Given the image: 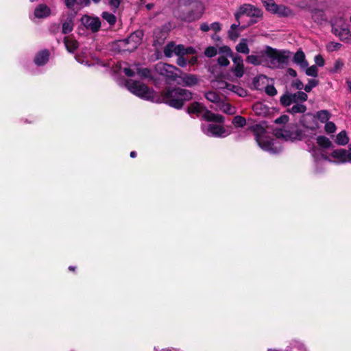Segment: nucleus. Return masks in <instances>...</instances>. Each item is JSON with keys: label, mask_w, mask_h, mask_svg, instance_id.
Returning <instances> with one entry per match:
<instances>
[{"label": "nucleus", "mask_w": 351, "mask_h": 351, "mask_svg": "<svg viewBox=\"0 0 351 351\" xmlns=\"http://www.w3.org/2000/svg\"><path fill=\"white\" fill-rule=\"evenodd\" d=\"M195 52H196L195 49L192 47L184 48V55L185 54H193Z\"/></svg>", "instance_id": "obj_59"}, {"label": "nucleus", "mask_w": 351, "mask_h": 351, "mask_svg": "<svg viewBox=\"0 0 351 351\" xmlns=\"http://www.w3.org/2000/svg\"><path fill=\"white\" fill-rule=\"evenodd\" d=\"M308 99V95L306 93L302 91H298L294 94L287 93V101L299 102L305 101Z\"/></svg>", "instance_id": "obj_24"}, {"label": "nucleus", "mask_w": 351, "mask_h": 351, "mask_svg": "<svg viewBox=\"0 0 351 351\" xmlns=\"http://www.w3.org/2000/svg\"><path fill=\"white\" fill-rule=\"evenodd\" d=\"M82 23L93 32H97L101 27V22L98 17L84 15L82 17Z\"/></svg>", "instance_id": "obj_14"}, {"label": "nucleus", "mask_w": 351, "mask_h": 351, "mask_svg": "<svg viewBox=\"0 0 351 351\" xmlns=\"http://www.w3.org/2000/svg\"><path fill=\"white\" fill-rule=\"evenodd\" d=\"M293 62L301 69H305L308 66V62L305 59V55L301 50L298 51L293 56Z\"/></svg>", "instance_id": "obj_23"}, {"label": "nucleus", "mask_w": 351, "mask_h": 351, "mask_svg": "<svg viewBox=\"0 0 351 351\" xmlns=\"http://www.w3.org/2000/svg\"><path fill=\"white\" fill-rule=\"evenodd\" d=\"M76 3L86 6L89 5L90 0H64V3L69 9H72Z\"/></svg>", "instance_id": "obj_33"}, {"label": "nucleus", "mask_w": 351, "mask_h": 351, "mask_svg": "<svg viewBox=\"0 0 351 351\" xmlns=\"http://www.w3.org/2000/svg\"><path fill=\"white\" fill-rule=\"evenodd\" d=\"M101 16L110 25H114L117 21V18L114 14L108 12H104Z\"/></svg>", "instance_id": "obj_37"}, {"label": "nucleus", "mask_w": 351, "mask_h": 351, "mask_svg": "<svg viewBox=\"0 0 351 351\" xmlns=\"http://www.w3.org/2000/svg\"><path fill=\"white\" fill-rule=\"evenodd\" d=\"M232 124L235 128H243L246 124V120L244 117L237 115L233 118Z\"/></svg>", "instance_id": "obj_38"}, {"label": "nucleus", "mask_w": 351, "mask_h": 351, "mask_svg": "<svg viewBox=\"0 0 351 351\" xmlns=\"http://www.w3.org/2000/svg\"><path fill=\"white\" fill-rule=\"evenodd\" d=\"M121 69H123V71L124 72V73L126 75L130 76V77L133 76L135 73H136L141 77H149V74H150V71L148 69H147V68L141 69V68H139L137 65H135V66H134L135 71L130 68H128V67H123Z\"/></svg>", "instance_id": "obj_18"}, {"label": "nucleus", "mask_w": 351, "mask_h": 351, "mask_svg": "<svg viewBox=\"0 0 351 351\" xmlns=\"http://www.w3.org/2000/svg\"><path fill=\"white\" fill-rule=\"evenodd\" d=\"M309 12L311 14L313 21L315 23L321 25L324 22L327 21V17L323 10L317 8H309Z\"/></svg>", "instance_id": "obj_19"}, {"label": "nucleus", "mask_w": 351, "mask_h": 351, "mask_svg": "<svg viewBox=\"0 0 351 351\" xmlns=\"http://www.w3.org/2000/svg\"><path fill=\"white\" fill-rule=\"evenodd\" d=\"M325 130L328 134L334 133L336 130V125L333 122L327 121L325 125Z\"/></svg>", "instance_id": "obj_46"}, {"label": "nucleus", "mask_w": 351, "mask_h": 351, "mask_svg": "<svg viewBox=\"0 0 351 351\" xmlns=\"http://www.w3.org/2000/svg\"><path fill=\"white\" fill-rule=\"evenodd\" d=\"M143 34L141 31H136L130 35L128 38L119 41V47L123 51H133L142 41Z\"/></svg>", "instance_id": "obj_9"}, {"label": "nucleus", "mask_w": 351, "mask_h": 351, "mask_svg": "<svg viewBox=\"0 0 351 351\" xmlns=\"http://www.w3.org/2000/svg\"><path fill=\"white\" fill-rule=\"evenodd\" d=\"M198 0H178V8H184L190 6L193 3L196 5V2Z\"/></svg>", "instance_id": "obj_40"}, {"label": "nucleus", "mask_w": 351, "mask_h": 351, "mask_svg": "<svg viewBox=\"0 0 351 351\" xmlns=\"http://www.w3.org/2000/svg\"><path fill=\"white\" fill-rule=\"evenodd\" d=\"M94 3H98L101 0H92ZM114 12H116L123 0H104Z\"/></svg>", "instance_id": "obj_31"}, {"label": "nucleus", "mask_w": 351, "mask_h": 351, "mask_svg": "<svg viewBox=\"0 0 351 351\" xmlns=\"http://www.w3.org/2000/svg\"><path fill=\"white\" fill-rule=\"evenodd\" d=\"M75 59L76 60L80 62V64H84V65H87V66H90V64L88 63V61L87 60H85L82 57H81L80 56H75Z\"/></svg>", "instance_id": "obj_57"}, {"label": "nucleus", "mask_w": 351, "mask_h": 351, "mask_svg": "<svg viewBox=\"0 0 351 351\" xmlns=\"http://www.w3.org/2000/svg\"><path fill=\"white\" fill-rule=\"evenodd\" d=\"M193 94L191 91L181 88L167 89L163 93V100L169 106L180 109L185 101L192 99Z\"/></svg>", "instance_id": "obj_3"}, {"label": "nucleus", "mask_w": 351, "mask_h": 351, "mask_svg": "<svg viewBox=\"0 0 351 351\" xmlns=\"http://www.w3.org/2000/svg\"><path fill=\"white\" fill-rule=\"evenodd\" d=\"M49 58V52L48 50H42L38 52L34 59L36 65L40 66L45 65Z\"/></svg>", "instance_id": "obj_21"}, {"label": "nucleus", "mask_w": 351, "mask_h": 351, "mask_svg": "<svg viewBox=\"0 0 351 351\" xmlns=\"http://www.w3.org/2000/svg\"><path fill=\"white\" fill-rule=\"evenodd\" d=\"M239 35V34L235 30H229L228 32V36L232 40H235L238 38Z\"/></svg>", "instance_id": "obj_56"}, {"label": "nucleus", "mask_w": 351, "mask_h": 351, "mask_svg": "<svg viewBox=\"0 0 351 351\" xmlns=\"http://www.w3.org/2000/svg\"><path fill=\"white\" fill-rule=\"evenodd\" d=\"M218 106L220 110L228 114H233L236 112L235 108L228 103L220 101Z\"/></svg>", "instance_id": "obj_29"}, {"label": "nucleus", "mask_w": 351, "mask_h": 351, "mask_svg": "<svg viewBox=\"0 0 351 351\" xmlns=\"http://www.w3.org/2000/svg\"><path fill=\"white\" fill-rule=\"evenodd\" d=\"M317 143L320 147L323 148H328L332 145V143L329 138L324 136H318L317 138Z\"/></svg>", "instance_id": "obj_36"}, {"label": "nucleus", "mask_w": 351, "mask_h": 351, "mask_svg": "<svg viewBox=\"0 0 351 351\" xmlns=\"http://www.w3.org/2000/svg\"><path fill=\"white\" fill-rule=\"evenodd\" d=\"M200 29L204 32H206L210 29V27L207 23H204L200 25Z\"/></svg>", "instance_id": "obj_58"}, {"label": "nucleus", "mask_w": 351, "mask_h": 351, "mask_svg": "<svg viewBox=\"0 0 351 351\" xmlns=\"http://www.w3.org/2000/svg\"><path fill=\"white\" fill-rule=\"evenodd\" d=\"M291 86L297 90H302L304 87V84L299 79H295L292 81Z\"/></svg>", "instance_id": "obj_48"}, {"label": "nucleus", "mask_w": 351, "mask_h": 351, "mask_svg": "<svg viewBox=\"0 0 351 351\" xmlns=\"http://www.w3.org/2000/svg\"><path fill=\"white\" fill-rule=\"evenodd\" d=\"M236 51L240 53L248 54L250 53V48L248 47V40L242 38L237 45Z\"/></svg>", "instance_id": "obj_25"}, {"label": "nucleus", "mask_w": 351, "mask_h": 351, "mask_svg": "<svg viewBox=\"0 0 351 351\" xmlns=\"http://www.w3.org/2000/svg\"><path fill=\"white\" fill-rule=\"evenodd\" d=\"M344 66V62L341 59H337L335 60L334 63L333 68L332 69V72L338 73L341 71Z\"/></svg>", "instance_id": "obj_43"}, {"label": "nucleus", "mask_w": 351, "mask_h": 351, "mask_svg": "<svg viewBox=\"0 0 351 351\" xmlns=\"http://www.w3.org/2000/svg\"><path fill=\"white\" fill-rule=\"evenodd\" d=\"M199 82L197 77L193 74H182L178 77L176 83L183 86L191 87Z\"/></svg>", "instance_id": "obj_15"}, {"label": "nucleus", "mask_w": 351, "mask_h": 351, "mask_svg": "<svg viewBox=\"0 0 351 351\" xmlns=\"http://www.w3.org/2000/svg\"><path fill=\"white\" fill-rule=\"evenodd\" d=\"M228 90H230V91L234 93V94L237 95L238 96L242 97H244L247 95V90L245 89H244L243 88H242L239 86L234 85V84H230V86H229Z\"/></svg>", "instance_id": "obj_30"}, {"label": "nucleus", "mask_w": 351, "mask_h": 351, "mask_svg": "<svg viewBox=\"0 0 351 351\" xmlns=\"http://www.w3.org/2000/svg\"><path fill=\"white\" fill-rule=\"evenodd\" d=\"M163 51L165 56L171 57L175 52V45L173 43H169L165 47Z\"/></svg>", "instance_id": "obj_39"}, {"label": "nucleus", "mask_w": 351, "mask_h": 351, "mask_svg": "<svg viewBox=\"0 0 351 351\" xmlns=\"http://www.w3.org/2000/svg\"><path fill=\"white\" fill-rule=\"evenodd\" d=\"M75 14L72 13H69L66 19L62 23V32L63 34H66L70 33L73 29V20H74Z\"/></svg>", "instance_id": "obj_22"}, {"label": "nucleus", "mask_w": 351, "mask_h": 351, "mask_svg": "<svg viewBox=\"0 0 351 351\" xmlns=\"http://www.w3.org/2000/svg\"><path fill=\"white\" fill-rule=\"evenodd\" d=\"M318 84V81L315 79H310L307 84L304 86V89L306 93H309L311 90Z\"/></svg>", "instance_id": "obj_42"}, {"label": "nucleus", "mask_w": 351, "mask_h": 351, "mask_svg": "<svg viewBox=\"0 0 351 351\" xmlns=\"http://www.w3.org/2000/svg\"><path fill=\"white\" fill-rule=\"evenodd\" d=\"M221 123L210 122L202 124V130L204 134L210 137L225 138L229 136L232 131L228 128L221 125Z\"/></svg>", "instance_id": "obj_7"}, {"label": "nucleus", "mask_w": 351, "mask_h": 351, "mask_svg": "<svg viewBox=\"0 0 351 351\" xmlns=\"http://www.w3.org/2000/svg\"><path fill=\"white\" fill-rule=\"evenodd\" d=\"M204 5L202 1H197L194 8L191 10L177 8L174 12L175 16L184 22H193L199 19L204 12Z\"/></svg>", "instance_id": "obj_4"}, {"label": "nucleus", "mask_w": 351, "mask_h": 351, "mask_svg": "<svg viewBox=\"0 0 351 351\" xmlns=\"http://www.w3.org/2000/svg\"><path fill=\"white\" fill-rule=\"evenodd\" d=\"M242 15H246L252 18L258 19L262 17L263 12L261 9L252 4L245 3L241 5L238 11L234 14L236 20L239 21Z\"/></svg>", "instance_id": "obj_12"}, {"label": "nucleus", "mask_w": 351, "mask_h": 351, "mask_svg": "<svg viewBox=\"0 0 351 351\" xmlns=\"http://www.w3.org/2000/svg\"><path fill=\"white\" fill-rule=\"evenodd\" d=\"M306 110V108L304 105L297 104L294 105L291 110V112L292 113H301L305 112Z\"/></svg>", "instance_id": "obj_45"}, {"label": "nucleus", "mask_w": 351, "mask_h": 351, "mask_svg": "<svg viewBox=\"0 0 351 351\" xmlns=\"http://www.w3.org/2000/svg\"><path fill=\"white\" fill-rule=\"evenodd\" d=\"M305 73L308 76L311 77H317L318 74V70L315 65H313L310 67H306L304 69Z\"/></svg>", "instance_id": "obj_41"}, {"label": "nucleus", "mask_w": 351, "mask_h": 351, "mask_svg": "<svg viewBox=\"0 0 351 351\" xmlns=\"http://www.w3.org/2000/svg\"><path fill=\"white\" fill-rule=\"evenodd\" d=\"M316 117L322 123H326L329 120L330 114L328 110H323L317 112Z\"/></svg>", "instance_id": "obj_35"}, {"label": "nucleus", "mask_w": 351, "mask_h": 351, "mask_svg": "<svg viewBox=\"0 0 351 351\" xmlns=\"http://www.w3.org/2000/svg\"><path fill=\"white\" fill-rule=\"evenodd\" d=\"M125 86L130 92L141 99L152 100L154 98V92L140 82L129 80L126 82Z\"/></svg>", "instance_id": "obj_6"}, {"label": "nucleus", "mask_w": 351, "mask_h": 351, "mask_svg": "<svg viewBox=\"0 0 351 351\" xmlns=\"http://www.w3.org/2000/svg\"><path fill=\"white\" fill-rule=\"evenodd\" d=\"M205 97L208 101L215 104H219L221 101L219 95L214 91H208L206 93Z\"/></svg>", "instance_id": "obj_34"}, {"label": "nucleus", "mask_w": 351, "mask_h": 351, "mask_svg": "<svg viewBox=\"0 0 351 351\" xmlns=\"http://www.w3.org/2000/svg\"><path fill=\"white\" fill-rule=\"evenodd\" d=\"M238 23L237 24H232L230 27V30H235L240 25V22L239 21H237Z\"/></svg>", "instance_id": "obj_63"}, {"label": "nucleus", "mask_w": 351, "mask_h": 351, "mask_svg": "<svg viewBox=\"0 0 351 351\" xmlns=\"http://www.w3.org/2000/svg\"><path fill=\"white\" fill-rule=\"evenodd\" d=\"M223 53L227 56L230 57L234 63V66L232 71L237 77H241L244 74V64L243 58L238 54H234L229 47L225 46L222 48Z\"/></svg>", "instance_id": "obj_11"}, {"label": "nucleus", "mask_w": 351, "mask_h": 351, "mask_svg": "<svg viewBox=\"0 0 351 351\" xmlns=\"http://www.w3.org/2000/svg\"><path fill=\"white\" fill-rule=\"evenodd\" d=\"M218 64L221 66H228L230 63L228 59L226 56H219L217 59Z\"/></svg>", "instance_id": "obj_51"}, {"label": "nucleus", "mask_w": 351, "mask_h": 351, "mask_svg": "<svg viewBox=\"0 0 351 351\" xmlns=\"http://www.w3.org/2000/svg\"><path fill=\"white\" fill-rule=\"evenodd\" d=\"M265 92L268 95L270 96H274L277 93L276 88L273 86H267L265 88Z\"/></svg>", "instance_id": "obj_52"}, {"label": "nucleus", "mask_w": 351, "mask_h": 351, "mask_svg": "<svg viewBox=\"0 0 351 351\" xmlns=\"http://www.w3.org/2000/svg\"><path fill=\"white\" fill-rule=\"evenodd\" d=\"M349 142V138L346 131L340 132L336 136L335 143L339 145H345Z\"/></svg>", "instance_id": "obj_28"}, {"label": "nucleus", "mask_w": 351, "mask_h": 351, "mask_svg": "<svg viewBox=\"0 0 351 351\" xmlns=\"http://www.w3.org/2000/svg\"><path fill=\"white\" fill-rule=\"evenodd\" d=\"M197 58L196 56H193V57H192V58L190 59V60L189 61V64H192V65H193V64H196V63H197Z\"/></svg>", "instance_id": "obj_61"}, {"label": "nucleus", "mask_w": 351, "mask_h": 351, "mask_svg": "<svg viewBox=\"0 0 351 351\" xmlns=\"http://www.w3.org/2000/svg\"><path fill=\"white\" fill-rule=\"evenodd\" d=\"M217 53V49L215 47H208L206 49L204 54L208 58H212L216 56Z\"/></svg>", "instance_id": "obj_47"}, {"label": "nucleus", "mask_w": 351, "mask_h": 351, "mask_svg": "<svg viewBox=\"0 0 351 351\" xmlns=\"http://www.w3.org/2000/svg\"><path fill=\"white\" fill-rule=\"evenodd\" d=\"M284 56L277 50L266 46L263 50L256 54L248 55L246 62L254 65H262L269 68L274 69L280 66L283 62Z\"/></svg>", "instance_id": "obj_1"}, {"label": "nucleus", "mask_w": 351, "mask_h": 351, "mask_svg": "<svg viewBox=\"0 0 351 351\" xmlns=\"http://www.w3.org/2000/svg\"><path fill=\"white\" fill-rule=\"evenodd\" d=\"M287 74H289V75L294 77H296V75H297L296 71L294 69H291V68L287 69Z\"/></svg>", "instance_id": "obj_60"}, {"label": "nucleus", "mask_w": 351, "mask_h": 351, "mask_svg": "<svg viewBox=\"0 0 351 351\" xmlns=\"http://www.w3.org/2000/svg\"><path fill=\"white\" fill-rule=\"evenodd\" d=\"M341 46L342 45L339 43L330 42L327 45L326 48L328 51H335L340 49Z\"/></svg>", "instance_id": "obj_44"}, {"label": "nucleus", "mask_w": 351, "mask_h": 351, "mask_svg": "<svg viewBox=\"0 0 351 351\" xmlns=\"http://www.w3.org/2000/svg\"><path fill=\"white\" fill-rule=\"evenodd\" d=\"M184 47L182 45H175V52L174 54L179 56H182L184 55Z\"/></svg>", "instance_id": "obj_49"}, {"label": "nucleus", "mask_w": 351, "mask_h": 351, "mask_svg": "<svg viewBox=\"0 0 351 351\" xmlns=\"http://www.w3.org/2000/svg\"><path fill=\"white\" fill-rule=\"evenodd\" d=\"M297 345H295L293 347L291 348V351H306L304 346L300 343H297Z\"/></svg>", "instance_id": "obj_53"}, {"label": "nucleus", "mask_w": 351, "mask_h": 351, "mask_svg": "<svg viewBox=\"0 0 351 351\" xmlns=\"http://www.w3.org/2000/svg\"><path fill=\"white\" fill-rule=\"evenodd\" d=\"M332 31L340 39L347 43L351 42V34L348 28L340 27L336 23H332Z\"/></svg>", "instance_id": "obj_17"}, {"label": "nucleus", "mask_w": 351, "mask_h": 351, "mask_svg": "<svg viewBox=\"0 0 351 351\" xmlns=\"http://www.w3.org/2000/svg\"><path fill=\"white\" fill-rule=\"evenodd\" d=\"M64 43L67 51L71 53H73L78 47L77 40L70 37H65Z\"/></svg>", "instance_id": "obj_27"}, {"label": "nucleus", "mask_w": 351, "mask_h": 351, "mask_svg": "<svg viewBox=\"0 0 351 351\" xmlns=\"http://www.w3.org/2000/svg\"><path fill=\"white\" fill-rule=\"evenodd\" d=\"M346 84H347L348 89L350 90V91L351 93V80H347Z\"/></svg>", "instance_id": "obj_64"}, {"label": "nucleus", "mask_w": 351, "mask_h": 351, "mask_svg": "<svg viewBox=\"0 0 351 351\" xmlns=\"http://www.w3.org/2000/svg\"><path fill=\"white\" fill-rule=\"evenodd\" d=\"M280 101L283 106H285V93L281 95Z\"/></svg>", "instance_id": "obj_62"}, {"label": "nucleus", "mask_w": 351, "mask_h": 351, "mask_svg": "<svg viewBox=\"0 0 351 351\" xmlns=\"http://www.w3.org/2000/svg\"><path fill=\"white\" fill-rule=\"evenodd\" d=\"M177 64L181 67H184L186 65V60L182 56H179L177 60Z\"/></svg>", "instance_id": "obj_55"}, {"label": "nucleus", "mask_w": 351, "mask_h": 351, "mask_svg": "<svg viewBox=\"0 0 351 351\" xmlns=\"http://www.w3.org/2000/svg\"><path fill=\"white\" fill-rule=\"evenodd\" d=\"M51 14L50 8L45 4H39L34 10V16L38 19L47 18Z\"/></svg>", "instance_id": "obj_20"}, {"label": "nucleus", "mask_w": 351, "mask_h": 351, "mask_svg": "<svg viewBox=\"0 0 351 351\" xmlns=\"http://www.w3.org/2000/svg\"><path fill=\"white\" fill-rule=\"evenodd\" d=\"M263 4L268 12L277 14L279 16H285V7L277 5L274 0H261Z\"/></svg>", "instance_id": "obj_16"}, {"label": "nucleus", "mask_w": 351, "mask_h": 351, "mask_svg": "<svg viewBox=\"0 0 351 351\" xmlns=\"http://www.w3.org/2000/svg\"><path fill=\"white\" fill-rule=\"evenodd\" d=\"M253 110L255 114L260 116H265L269 112L267 106L261 102L256 103L253 106Z\"/></svg>", "instance_id": "obj_26"}, {"label": "nucleus", "mask_w": 351, "mask_h": 351, "mask_svg": "<svg viewBox=\"0 0 351 351\" xmlns=\"http://www.w3.org/2000/svg\"><path fill=\"white\" fill-rule=\"evenodd\" d=\"M314 61H315L316 65L318 66H320V67L323 66L325 64V60H324V58L322 57V56L320 54L316 55L315 56Z\"/></svg>", "instance_id": "obj_50"}, {"label": "nucleus", "mask_w": 351, "mask_h": 351, "mask_svg": "<svg viewBox=\"0 0 351 351\" xmlns=\"http://www.w3.org/2000/svg\"><path fill=\"white\" fill-rule=\"evenodd\" d=\"M229 86H230V84L223 81V80H213L212 81V86L217 89H226L228 90Z\"/></svg>", "instance_id": "obj_32"}, {"label": "nucleus", "mask_w": 351, "mask_h": 351, "mask_svg": "<svg viewBox=\"0 0 351 351\" xmlns=\"http://www.w3.org/2000/svg\"><path fill=\"white\" fill-rule=\"evenodd\" d=\"M189 114H195L197 117H202L209 122L223 123L225 119L223 116L212 112L199 102H193L188 108Z\"/></svg>", "instance_id": "obj_5"}, {"label": "nucleus", "mask_w": 351, "mask_h": 351, "mask_svg": "<svg viewBox=\"0 0 351 351\" xmlns=\"http://www.w3.org/2000/svg\"><path fill=\"white\" fill-rule=\"evenodd\" d=\"M275 125L272 126L274 136L278 138H285V115H281L274 121Z\"/></svg>", "instance_id": "obj_13"}, {"label": "nucleus", "mask_w": 351, "mask_h": 351, "mask_svg": "<svg viewBox=\"0 0 351 351\" xmlns=\"http://www.w3.org/2000/svg\"><path fill=\"white\" fill-rule=\"evenodd\" d=\"M210 29L215 32H218L221 30V25L218 22H214L210 25Z\"/></svg>", "instance_id": "obj_54"}, {"label": "nucleus", "mask_w": 351, "mask_h": 351, "mask_svg": "<svg viewBox=\"0 0 351 351\" xmlns=\"http://www.w3.org/2000/svg\"><path fill=\"white\" fill-rule=\"evenodd\" d=\"M330 156L333 160L330 159L328 156L324 154H322V158L325 161L334 162L338 164L351 163V145H349L348 149H338L334 150Z\"/></svg>", "instance_id": "obj_10"}, {"label": "nucleus", "mask_w": 351, "mask_h": 351, "mask_svg": "<svg viewBox=\"0 0 351 351\" xmlns=\"http://www.w3.org/2000/svg\"><path fill=\"white\" fill-rule=\"evenodd\" d=\"M265 122L253 124L247 128L253 132L255 140L261 149L271 154H277L283 149L282 145L274 141L267 134Z\"/></svg>", "instance_id": "obj_2"}, {"label": "nucleus", "mask_w": 351, "mask_h": 351, "mask_svg": "<svg viewBox=\"0 0 351 351\" xmlns=\"http://www.w3.org/2000/svg\"><path fill=\"white\" fill-rule=\"evenodd\" d=\"M155 69L159 75L164 76L167 80L176 82L182 74V71L176 66L164 62L156 64Z\"/></svg>", "instance_id": "obj_8"}]
</instances>
